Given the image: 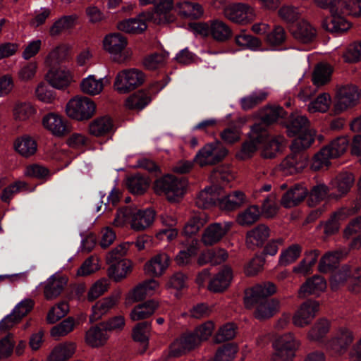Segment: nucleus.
I'll use <instances>...</instances> for the list:
<instances>
[{
	"mask_svg": "<svg viewBox=\"0 0 361 361\" xmlns=\"http://www.w3.org/2000/svg\"><path fill=\"white\" fill-rule=\"evenodd\" d=\"M276 293L274 283L257 284L244 291L243 303L247 310L255 308V319L264 321L270 319L280 310V301L270 297Z\"/></svg>",
	"mask_w": 361,
	"mask_h": 361,
	"instance_id": "f03ea898",
	"label": "nucleus"
},
{
	"mask_svg": "<svg viewBox=\"0 0 361 361\" xmlns=\"http://www.w3.org/2000/svg\"><path fill=\"white\" fill-rule=\"evenodd\" d=\"M228 150L221 142L216 140L206 144L196 154L194 161L200 166H213L223 161Z\"/></svg>",
	"mask_w": 361,
	"mask_h": 361,
	"instance_id": "423d86ee",
	"label": "nucleus"
},
{
	"mask_svg": "<svg viewBox=\"0 0 361 361\" xmlns=\"http://www.w3.org/2000/svg\"><path fill=\"white\" fill-rule=\"evenodd\" d=\"M68 49L65 46L56 47L48 54L46 62L51 68H55V66L68 60Z\"/></svg>",
	"mask_w": 361,
	"mask_h": 361,
	"instance_id": "5fc2aeb1",
	"label": "nucleus"
},
{
	"mask_svg": "<svg viewBox=\"0 0 361 361\" xmlns=\"http://www.w3.org/2000/svg\"><path fill=\"white\" fill-rule=\"evenodd\" d=\"M66 282L63 277L51 276L44 288V298L48 300L57 298L63 290Z\"/></svg>",
	"mask_w": 361,
	"mask_h": 361,
	"instance_id": "c9c22d12",
	"label": "nucleus"
},
{
	"mask_svg": "<svg viewBox=\"0 0 361 361\" xmlns=\"http://www.w3.org/2000/svg\"><path fill=\"white\" fill-rule=\"evenodd\" d=\"M14 149L22 157L28 158L36 153L37 144L33 137L25 135L15 140Z\"/></svg>",
	"mask_w": 361,
	"mask_h": 361,
	"instance_id": "f704fd0d",
	"label": "nucleus"
},
{
	"mask_svg": "<svg viewBox=\"0 0 361 361\" xmlns=\"http://www.w3.org/2000/svg\"><path fill=\"white\" fill-rule=\"evenodd\" d=\"M238 350L234 343H227L217 350L214 361H232Z\"/></svg>",
	"mask_w": 361,
	"mask_h": 361,
	"instance_id": "13d9d810",
	"label": "nucleus"
},
{
	"mask_svg": "<svg viewBox=\"0 0 361 361\" xmlns=\"http://www.w3.org/2000/svg\"><path fill=\"white\" fill-rule=\"evenodd\" d=\"M150 330L151 324L147 321L137 323L133 329L132 337L133 340L143 345L141 353H145L147 349Z\"/></svg>",
	"mask_w": 361,
	"mask_h": 361,
	"instance_id": "37998d69",
	"label": "nucleus"
},
{
	"mask_svg": "<svg viewBox=\"0 0 361 361\" xmlns=\"http://www.w3.org/2000/svg\"><path fill=\"white\" fill-rule=\"evenodd\" d=\"M326 288V282L324 277L314 275L302 283L298 290V297L305 298L307 295L324 291Z\"/></svg>",
	"mask_w": 361,
	"mask_h": 361,
	"instance_id": "cd10ccee",
	"label": "nucleus"
},
{
	"mask_svg": "<svg viewBox=\"0 0 361 361\" xmlns=\"http://www.w3.org/2000/svg\"><path fill=\"white\" fill-rule=\"evenodd\" d=\"M349 145L347 137L341 136L332 140L329 145L323 147L328 150V154L333 158H337L343 154Z\"/></svg>",
	"mask_w": 361,
	"mask_h": 361,
	"instance_id": "3c124183",
	"label": "nucleus"
},
{
	"mask_svg": "<svg viewBox=\"0 0 361 361\" xmlns=\"http://www.w3.org/2000/svg\"><path fill=\"white\" fill-rule=\"evenodd\" d=\"M170 257L166 253L156 255L145 264V271L152 277L161 276L169 266Z\"/></svg>",
	"mask_w": 361,
	"mask_h": 361,
	"instance_id": "393cba45",
	"label": "nucleus"
},
{
	"mask_svg": "<svg viewBox=\"0 0 361 361\" xmlns=\"http://www.w3.org/2000/svg\"><path fill=\"white\" fill-rule=\"evenodd\" d=\"M331 73L332 68L330 65L319 63L312 73V81L317 87L324 85L330 81Z\"/></svg>",
	"mask_w": 361,
	"mask_h": 361,
	"instance_id": "a18cd8bd",
	"label": "nucleus"
},
{
	"mask_svg": "<svg viewBox=\"0 0 361 361\" xmlns=\"http://www.w3.org/2000/svg\"><path fill=\"white\" fill-rule=\"evenodd\" d=\"M35 302L26 298L18 303L12 312L0 322V331H6L18 324L34 307Z\"/></svg>",
	"mask_w": 361,
	"mask_h": 361,
	"instance_id": "9d476101",
	"label": "nucleus"
},
{
	"mask_svg": "<svg viewBox=\"0 0 361 361\" xmlns=\"http://www.w3.org/2000/svg\"><path fill=\"white\" fill-rule=\"evenodd\" d=\"M341 256V251L328 252L325 253L319 260L318 264L319 271L324 274L333 271L337 268Z\"/></svg>",
	"mask_w": 361,
	"mask_h": 361,
	"instance_id": "58836bf2",
	"label": "nucleus"
},
{
	"mask_svg": "<svg viewBox=\"0 0 361 361\" xmlns=\"http://www.w3.org/2000/svg\"><path fill=\"white\" fill-rule=\"evenodd\" d=\"M269 133L267 128L263 126V123H255L249 133V139L254 142L257 145H264L270 140Z\"/></svg>",
	"mask_w": 361,
	"mask_h": 361,
	"instance_id": "6e6d98bb",
	"label": "nucleus"
},
{
	"mask_svg": "<svg viewBox=\"0 0 361 361\" xmlns=\"http://www.w3.org/2000/svg\"><path fill=\"white\" fill-rule=\"evenodd\" d=\"M230 228V224H226L224 226L220 223L212 224L205 228L202 242L207 246H212L219 243Z\"/></svg>",
	"mask_w": 361,
	"mask_h": 361,
	"instance_id": "b1692460",
	"label": "nucleus"
},
{
	"mask_svg": "<svg viewBox=\"0 0 361 361\" xmlns=\"http://www.w3.org/2000/svg\"><path fill=\"white\" fill-rule=\"evenodd\" d=\"M198 251V240L192 239L186 250H180L175 258L178 266H185L190 263L191 258L197 255Z\"/></svg>",
	"mask_w": 361,
	"mask_h": 361,
	"instance_id": "603ef678",
	"label": "nucleus"
},
{
	"mask_svg": "<svg viewBox=\"0 0 361 361\" xmlns=\"http://www.w3.org/2000/svg\"><path fill=\"white\" fill-rule=\"evenodd\" d=\"M45 79L54 88L64 90L71 85L73 78L68 70L51 68L47 73Z\"/></svg>",
	"mask_w": 361,
	"mask_h": 361,
	"instance_id": "4be33fe9",
	"label": "nucleus"
},
{
	"mask_svg": "<svg viewBox=\"0 0 361 361\" xmlns=\"http://www.w3.org/2000/svg\"><path fill=\"white\" fill-rule=\"evenodd\" d=\"M157 304L154 300H148L135 306L130 312V319L133 321H138L147 319L152 315L157 307Z\"/></svg>",
	"mask_w": 361,
	"mask_h": 361,
	"instance_id": "c03bdc74",
	"label": "nucleus"
},
{
	"mask_svg": "<svg viewBox=\"0 0 361 361\" xmlns=\"http://www.w3.org/2000/svg\"><path fill=\"white\" fill-rule=\"evenodd\" d=\"M118 298L114 295L104 298L98 300L92 307V313L90 316V322L98 321L117 303Z\"/></svg>",
	"mask_w": 361,
	"mask_h": 361,
	"instance_id": "72a5a7b5",
	"label": "nucleus"
},
{
	"mask_svg": "<svg viewBox=\"0 0 361 361\" xmlns=\"http://www.w3.org/2000/svg\"><path fill=\"white\" fill-rule=\"evenodd\" d=\"M109 338L107 331L101 326V323L91 326L86 332L85 342L92 348L103 346Z\"/></svg>",
	"mask_w": 361,
	"mask_h": 361,
	"instance_id": "2f4dec72",
	"label": "nucleus"
},
{
	"mask_svg": "<svg viewBox=\"0 0 361 361\" xmlns=\"http://www.w3.org/2000/svg\"><path fill=\"white\" fill-rule=\"evenodd\" d=\"M78 17L76 15L64 16L56 20L49 29L51 37L59 35L63 30H69L75 26Z\"/></svg>",
	"mask_w": 361,
	"mask_h": 361,
	"instance_id": "de8ad7c7",
	"label": "nucleus"
},
{
	"mask_svg": "<svg viewBox=\"0 0 361 361\" xmlns=\"http://www.w3.org/2000/svg\"><path fill=\"white\" fill-rule=\"evenodd\" d=\"M235 42L237 45L252 50H257L262 47V42L258 37L245 34V31L235 36Z\"/></svg>",
	"mask_w": 361,
	"mask_h": 361,
	"instance_id": "680f3d73",
	"label": "nucleus"
},
{
	"mask_svg": "<svg viewBox=\"0 0 361 361\" xmlns=\"http://www.w3.org/2000/svg\"><path fill=\"white\" fill-rule=\"evenodd\" d=\"M95 111L96 104L94 101L84 96H76L72 98L66 106L67 116L78 121L90 119Z\"/></svg>",
	"mask_w": 361,
	"mask_h": 361,
	"instance_id": "0eeeda50",
	"label": "nucleus"
},
{
	"mask_svg": "<svg viewBox=\"0 0 361 361\" xmlns=\"http://www.w3.org/2000/svg\"><path fill=\"white\" fill-rule=\"evenodd\" d=\"M286 134L295 138L290 149L291 153L281 163L282 171L286 175H293L302 171L307 165V154L305 149L314 141L315 130L310 129V122L305 116L290 113L284 122Z\"/></svg>",
	"mask_w": 361,
	"mask_h": 361,
	"instance_id": "f257e3e1",
	"label": "nucleus"
},
{
	"mask_svg": "<svg viewBox=\"0 0 361 361\" xmlns=\"http://www.w3.org/2000/svg\"><path fill=\"white\" fill-rule=\"evenodd\" d=\"M139 3L141 6L154 5L151 9L140 13L139 17H144L158 25L169 23L176 20V17L170 13L173 7V0H160L159 2L158 0H139Z\"/></svg>",
	"mask_w": 361,
	"mask_h": 361,
	"instance_id": "39448f33",
	"label": "nucleus"
},
{
	"mask_svg": "<svg viewBox=\"0 0 361 361\" xmlns=\"http://www.w3.org/2000/svg\"><path fill=\"white\" fill-rule=\"evenodd\" d=\"M224 16L229 20L240 25H246L252 22V13L250 7L243 3L228 5L224 8Z\"/></svg>",
	"mask_w": 361,
	"mask_h": 361,
	"instance_id": "ddd939ff",
	"label": "nucleus"
},
{
	"mask_svg": "<svg viewBox=\"0 0 361 361\" xmlns=\"http://www.w3.org/2000/svg\"><path fill=\"white\" fill-rule=\"evenodd\" d=\"M269 236V228L263 224H258L246 233L245 243L247 247L253 250L257 247H262Z\"/></svg>",
	"mask_w": 361,
	"mask_h": 361,
	"instance_id": "6ab92c4d",
	"label": "nucleus"
},
{
	"mask_svg": "<svg viewBox=\"0 0 361 361\" xmlns=\"http://www.w3.org/2000/svg\"><path fill=\"white\" fill-rule=\"evenodd\" d=\"M156 212L152 208L135 210L131 222V228L140 231L148 228L154 221Z\"/></svg>",
	"mask_w": 361,
	"mask_h": 361,
	"instance_id": "7c9ffc66",
	"label": "nucleus"
},
{
	"mask_svg": "<svg viewBox=\"0 0 361 361\" xmlns=\"http://www.w3.org/2000/svg\"><path fill=\"white\" fill-rule=\"evenodd\" d=\"M353 341V332L342 327L339 329L336 336L329 341L328 348L336 354L343 355L348 350Z\"/></svg>",
	"mask_w": 361,
	"mask_h": 361,
	"instance_id": "aec40b11",
	"label": "nucleus"
},
{
	"mask_svg": "<svg viewBox=\"0 0 361 361\" xmlns=\"http://www.w3.org/2000/svg\"><path fill=\"white\" fill-rule=\"evenodd\" d=\"M223 188L219 185H212L200 191L195 199V204L203 209H209L213 206L219 207V196Z\"/></svg>",
	"mask_w": 361,
	"mask_h": 361,
	"instance_id": "a211bd4d",
	"label": "nucleus"
},
{
	"mask_svg": "<svg viewBox=\"0 0 361 361\" xmlns=\"http://www.w3.org/2000/svg\"><path fill=\"white\" fill-rule=\"evenodd\" d=\"M326 148H322L317 154H314L311 164V169L315 171H319L324 167L326 169L330 165V159H334L328 154Z\"/></svg>",
	"mask_w": 361,
	"mask_h": 361,
	"instance_id": "338daca9",
	"label": "nucleus"
},
{
	"mask_svg": "<svg viewBox=\"0 0 361 361\" xmlns=\"http://www.w3.org/2000/svg\"><path fill=\"white\" fill-rule=\"evenodd\" d=\"M287 35L281 25L274 26V29L267 35L266 40L271 46H280L286 40Z\"/></svg>",
	"mask_w": 361,
	"mask_h": 361,
	"instance_id": "774afa93",
	"label": "nucleus"
},
{
	"mask_svg": "<svg viewBox=\"0 0 361 361\" xmlns=\"http://www.w3.org/2000/svg\"><path fill=\"white\" fill-rule=\"evenodd\" d=\"M260 215L259 206L250 205L237 215L236 222L242 226H250L259 219Z\"/></svg>",
	"mask_w": 361,
	"mask_h": 361,
	"instance_id": "79ce46f5",
	"label": "nucleus"
},
{
	"mask_svg": "<svg viewBox=\"0 0 361 361\" xmlns=\"http://www.w3.org/2000/svg\"><path fill=\"white\" fill-rule=\"evenodd\" d=\"M75 348L74 343L61 344L52 350L49 357L54 361H66L73 355Z\"/></svg>",
	"mask_w": 361,
	"mask_h": 361,
	"instance_id": "49530a36",
	"label": "nucleus"
},
{
	"mask_svg": "<svg viewBox=\"0 0 361 361\" xmlns=\"http://www.w3.org/2000/svg\"><path fill=\"white\" fill-rule=\"evenodd\" d=\"M114 124L109 116H99L92 120L88 125L90 135L97 137L107 136L114 133Z\"/></svg>",
	"mask_w": 361,
	"mask_h": 361,
	"instance_id": "412c9836",
	"label": "nucleus"
},
{
	"mask_svg": "<svg viewBox=\"0 0 361 361\" xmlns=\"http://www.w3.org/2000/svg\"><path fill=\"white\" fill-rule=\"evenodd\" d=\"M331 192L330 185L325 184H317L314 185L308 193L307 204L310 207H314L319 202L324 200Z\"/></svg>",
	"mask_w": 361,
	"mask_h": 361,
	"instance_id": "09e8293b",
	"label": "nucleus"
},
{
	"mask_svg": "<svg viewBox=\"0 0 361 361\" xmlns=\"http://www.w3.org/2000/svg\"><path fill=\"white\" fill-rule=\"evenodd\" d=\"M233 278L232 269L229 266L223 268L210 280L208 289L214 293H221L230 285Z\"/></svg>",
	"mask_w": 361,
	"mask_h": 361,
	"instance_id": "a878e982",
	"label": "nucleus"
},
{
	"mask_svg": "<svg viewBox=\"0 0 361 361\" xmlns=\"http://www.w3.org/2000/svg\"><path fill=\"white\" fill-rule=\"evenodd\" d=\"M322 26L331 33L341 34L350 29V23L342 16L331 14L322 20Z\"/></svg>",
	"mask_w": 361,
	"mask_h": 361,
	"instance_id": "473e14b6",
	"label": "nucleus"
},
{
	"mask_svg": "<svg viewBox=\"0 0 361 361\" xmlns=\"http://www.w3.org/2000/svg\"><path fill=\"white\" fill-rule=\"evenodd\" d=\"M145 73L138 69L131 68L120 71L114 83V89L121 94L128 93L144 83Z\"/></svg>",
	"mask_w": 361,
	"mask_h": 361,
	"instance_id": "6e6552de",
	"label": "nucleus"
},
{
	"mask_svg": "<svg viewBox=\"0 0 361 361\" xmlns=\"http://www.w3.org/2000/svg\"><path fill=\"white\" fill-rule=\"evenodd\" d=\"M329 331V322L326 319H319L308 332V338L311 341H319Z\"/></svg>",
	"mask_w": 361,
	"mask_h": 361,
	"instance_id": "69168bd1",
	"label": "nucleus"
},
{
	"mask_svg": "<svg viewBox=\"0 0 361 361\" xmlns=\"http://www.w3.org/2000/svg\"><path fill=\"white\" fill-rule=\"evenodd\" d=\"M187 185L186 179L166 174L154 180L152 188L156 195L164 196L169 202L175 203L183 198Z\"/></svg>",
	"mask_w": 361,
	"mask_h": 361,
	"instance_id": "7ed1b4c3",
	"label": "nucleus"
},
{
	"mask_svg": "<svg viewBox=\"0 0 361 361\" xmlns=\"http://www.w3.org/2000/svg\"><path fill=\"white\" fill-rule=\"evenodd\" d=\"M147 20L144 17L137 18H129L118 22L117 28L126 33L140 34L144 32L147 25L145 23Z\"/></svg>",
	"mask_w": 361,
	"mask_h": 361,
	"instance_id": "e433bc0d",
	"label": "nucleus"
},
{
	"mask_svg": "<svg viewBox=\"0 0 361 361\" xmlns=\"http://www.w3.org/2000/svg\"><path fill=\"white\" fill-rule=\"evenodd\" d=\"M289 30L293 38L302 44L312 43L317 37L316 29L307 20L291 25Z\"/></svg>",
	"mask_w": 361,
	"mask_h": 361,
	"instance_id": "dca6fc26",
	"label": "nucleus"
},
{
	"mask_svg": "<svg viewBox=\"0 0 361 361\" xmlns=\"http://www.w3.org/2000/svg\"><path fill=\"white\" fill-rule=\"evenodd\" d=\"M168 54L166 52H154L147 55L143 59V66L147 70L155 71L164 66Z\"/></svg>",
	"mask_w": 361,
	"mask_h": 361,
	"instance_id": "8fccbe9b",
	"label": "nucleus"
},
{
	"mask_svg": "<svg viewBox=\"0 0 361 361\" xmlns=\"http://www.w3.org/2000/svg\"><path fill=\"white\" fill-rule=\"evenodd\" d=\"M43 126L57 137H63L71 130L67 121L54 113H49L42 118Z\"/></svg>",
	"mask_w": 361,
	"mask_h": 361,
	"instance_id": "f3484780",
	"label": "nucleus"
},
{
	"mask_svg": "<svg viewBox=\"0 0 361 361\" xmlns=\"http://www.w3.org/2000/svg\"><path fill=\"white\" fill-rule=\"evenodd\" d=\"M302 247L298 244H293L286 250L283 251L279 258V264L281 266H287L295 262L300 256Z\"/></svg>",
	"mask_w": 361,
	"mask_h": 361,
	"instance_id": "052dcab7",
	"label": "nucleus"
},
{
	"mask_svg": "<svg viewBox=\"0 0 361 361\" xmlns=\"http://www.w3.org/2000/svg\"><path fill=\"white\" fill-rule=\"evenodd\" d=\"M68 312V303L67 302H61L49 310L46 318L47 322L51 324H55L64 317Z\"/></svg>",
	"mask_w": 361,
	"mask_h": 361,
	"instance_id": "bf43d9fd",
	"label": "nucleus"
},
{
	"mask_svg": "<svg viewBox=\"0 0 361 361\" xmlns=\"http://www.w3.org/2000/svg\"><path fill=\"white\" fill-rule=\"evenodd\" d=\"M337 97L338 101L334 105V111L336 114H340L356 104L360 98V92L357 86L346 85L339 89Z\"/></svg>",
	"mask_w": 361,
	"mask_h": 361,
	"instance_id": "f8f14e48",
	"label": "nucleus"
},
{
	"mask_svg": "<svg viewBox=\"0 0 361 361\" xmlns=\"http://www.w3.org/2000/svg\"><path fill=\"white\" fill-rule=\"evenodd\" d=\"M133 271V262L128 259L109 264L107 269L108 277L115 282H120L126 279Z\"/></svg>",
	"mask_w": 361,
	"mask_h": 361,
	"instance_id": "bb28decb",
	"label": "nucleus"
},
{
	"mask_svg": "<svg viewBox=\"0 0 361 361\" xmlns=\"http://www.w3.org/2000/svg\"><path fill=\"white\" fill-rule=\"evenodd\" d=\"M245 202V195L235 190L224 196H219V207L221 210L231 212L239 209Z\"/></svg>",
	"mask_w": 361,
	"mask_h": 361,
	"instance_id": "c756f323",
	"label": "nucleus"
},
{
	"mask_svg": "<svg viewBox=\"0 0 361 361\" xmlns=\"http://www.w3.org/2000/svg\"><path fill=\"white\" fill-rule=\"evenodd\" d=\"M128 44L127 39L121 33H112L106 35L103 41L104 49L110 53L114 61L124 62L126 57L122 51Z\"/></svg>",
	"mask_w": 361,
	"mask_h": 361,
	"instance_id": "9b49d317",
	"label": "nucleus"
},
{
	"mask_svg": "<svg viewBox=\"0 0 361 361\" xmlns=\"http://www.w3.org/2000/svg\"><path fill=\"white\" fill-rule=\"evenodd\" d=\"M354 176L351 173H341L329 184L331 192L329 197L339 199L345 195L354 183Z\"/></svg>",
	"mask_w": 361,
	"mask_h": 361,
	"instance_id": "2eb2a0df",
	"label": "nucleus"
},
{
	"mask_svg": "<svg viewBox=\"0 0 361 361\" xmlns=\"http://www.w3.org/2000/svg\"><path fill=\"white\" fill-rule=\"evenodd\" d=\"M103 87L102 79L96 80L93 75H90L87 78L83 79L80 83L82 92L90 95L99 94L102 91Z\"/></svg>",
	"mask_w": 361,
	"mask_h": 361,
	"instance_id": "4d7b16f0",
	"label": "nucleus"
},
{
	"mask_svg": "<svg viewBox=\"0 0 361 361\" xmlns=\"http://www.w3.org/2000/svg\"><path fill=\"white\" fill-rule=\"evenodd\" d=\"M150 180L137 173L127 179V188L128 190L135 195L144 194L149 185Z\"/></svg>",
	"mask_w": 361,
	"mask_h": 361,
	"instance_id": "a19ab883",
	"label": "nucleus"
},
{
	"mask_svg": "<svg viewBox=\"0 0 361 361\" xmlns=\"http://www.w3.org/2000/svg\"><path fill=\"white\" fill-rule=\"evenodd\" d=\"M13 112L16 120L26 121L35 114V109L30 103L20 102L15 105Z\"/></svg>",
	"mask_w": 361,
	"mask_h": 361,
	"instance_id": "e2e57ef3",
	"label": "nucleus"
},
{
	"mask_svg": "<svg viewBox=\"0 0 361 361\" xmlns=\"http://www.w3.org/2000/svg\"><path fill=\"white\" fill-rule=\"evenodd\" d=\"M300 345L292 334L281 336L273 343L275 352L271 356L272 361H293Z\"/></svg>",
	"mask_w": 361,
	"mask_h": 361,
	"instance_id": "1a4fd4ad",
	"label": "nucleus"
},
{
	"mask_svg": "<svg viewBox=\"0 0 361 361\" xmlns=\"http://www.w3.org/2000/svg\"><path fill=\"white\" fill-rule=\"evenodd\" d=\"M231 27L219 20H211V36L219 42H226L232 37Z\"/></svg>",
	"mask_w": 361,
	"mask_h": 361,
	"instance_id": "4c0bfd02",
	"label": "nucleus"
},
{
	"mask_svg": "<svg viewBox=\"0 0 361 361\" xmlns=\"http://www.w3.org/2000/svg\"><path fill=\"white\" fill-rule=\"evenodd\" d=\"M176 6L179 9V15L183 18L198 19L204 14V9L202 5L198 3L185 1L178 3Z\"/></svg>",
	"mask_w": 361,
	"mask_h": 361,
	"instance_id": "ea45409f",
	"label": "nucleus"
},
{
	"mask_svg": "<svg viewBox=\"0 0 361 361\" xmlns=\"http://www.w3.org/2000/svg\"><path fill=\"white\" fill-rule=\"evenodd\" d=\"M319 303L314 300L305 301L293 317V324L298 327H304L311 323L318 312Z\"/></svg>",
	"mask_w": 361,
	"mask_h": 361,
	"instance_id": "4468645a",
	"label": "nucleus"
},
{
	"mask_svg": "<svg viewBox=\"0 0 361 361\" xmlns=\"http://www.w3.org/2000/svg\"><path fill=\"white\" fill-rule=\"evenodd\" d=\"M74 326L75 319L72 317H68L59 324L53 326L51 329L50 334L52 337L64 336L71 332Z\"/></svg>",
	"mask_w": 361,
	"mask_h": 361,
	"instance_id": "0e129e2a",
	"label": "nucleus"
},
{
	"mask_svg": "<svg viewBox=\"0 0 361 361\" xmlns=\"http://www.w3.org/2000/svg\"><path fill=\"white\" fill-rule=\"evenodd\" d=\"M287 113L281 106L269 107L264 109L260 117V122L263 126L267 127L275 123L279 117L285 118Z\"/></svg>",
	"mask_w": 361,
	"mask_h": 361,
	"instance_id": "864d4df0",
	"label": "nucleus"
},
{
	"mask_svg": "<svg viewBox=\"0 0 361 361\" xmlns=\"http://www.w3.org/2000/svg\"><path fill=\"white\" fill-rule=\"evenodd\" d=\"M309 190L301 184H295L286 192L281 200V204L285 208L298 206L307 197Z\"/></svg>",
	"mask_w": 361,
	"mask_h": 361,
	"instance_id": "5701e85b",
	"label": "nucleus"
},
{
	"mask_svg": "<svg viewBox=\"0 0 361 361\" xmlns=\"http://www.w3.org/2000/svg\"><path fill=\"white\" fill-rule=\"evenodd\" d=\"M348 283V289L350 292H358L361 286V268L351 269L348 264L337 267L330 277V287L333 291L338 290L341 286Z\"/></svg>",
	"mask_w": 361,
	"mask_h": 361,
	"instance_id": "20e7f679",
	"label": "nucleus"
},
{
	"mask_svg": "<svg viewBox=\"0 0 361 361\" xmlns=\"http://www.w3.org/2000/svg\"><path fill=\"white\" fill-rule=\"evenodd\" d=\"M159 85V82H156L152 84L149 90H141L135 92L126 99V106L129 109H142L152 100L150 90Z\"/></svg>",
	"mask_w": 361,
	"mask_h": 361,
	"instance_id": "c85d7f7f",
	"label": "nucleus"
}]
</instances>
